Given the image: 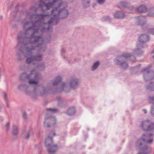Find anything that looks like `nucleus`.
Listing matches in <instances>:
<instances>
[{
  "instance_id": "nucleus-1",
  "label": "nucleus",
  "mask_w": 154,
  "mask_h": 154,
  "mask_svg": "<svg viewBox=\"0 0 154 154\" xmlns=\"http://www.w3.org/2000/svg\"><path fill=\"white\" fill-rule=\"evenodd\" d=\"M45 2L41 0L40 1L39 7L42 9L43 12L42 14L40 15L35 14L30 17L31 19L34 20L32 22H26L24 24L23 28H27L25 32L26 34L33 32L30 38L32 40V45L36 46L34 48L32 47L30 48H27V54L29 57L26 60L28 64L33 63L35 61L41 60L42 59V56L41 55L36 56H32L31 51L34 49H36L37 47H40L43 42L41 37L37 35L38 31L40 30L42 32L45 29L46 24H50L53 20L57 18L58 15L60 13L65 14L66 17L68 14L67 11L62 9L65 4L62 3L60 0H54L51 3L46 4Z\"/></svg>"
},
{
  "instance_id": "nucleus-2",
  "label": "nucleus",
  "mask_w": 154,
  "mask_h": 154,
  "mask_svg": "<svg viewBox=\"0 0 154 154\" xmlns=\"http://www.w3.org/2000/svg\"><path fill=\"white\" fill-rule=\"evenodd\" d=\"M153 135L152 134L143 135L142 138L140 139L137 142L138 146L143 152H139L137 154H148L150 152V149L146 146H143V144L146 143H151L153 141Z\"/></svg>"
},
{
  "instance_id": "nucleus-3",
  "label": "nucleus",
  "mask_w": 154,
  "mask_h": 154,
  "mask_svg": "<svg viewBox=\"0 0 154 154\" xmlns=\"http://www.w3.org/2000/svg\"><path fill=\"white\" fill-rule=\"evenodd\" d=\"M142 72L143 73L145 79L146 75L148 77L147 81L149 83V85L146 87L147 90L150 91H154V81L152 80L154 78V72L152 71H149L148 68H146L143 70Z\"/></svg>"
},
{
  "instance_id": "nucleus-4",
  "label": "nucleus",
  "mask_w": 154,
  "mask_h": 154,
  "mask_svg": "<svg viewBox=\"0 0 154 154\" xmlns=\"http://www.w3.org/2000/svg\"><path fill=\"white\" fill-rule=\"evenodd\" d=\"M52 135H55V133L54 132H52L50 133L49 136L46 139L45 141V145L47 147L48 152L51 154L54 152L57 149V145H53Z\"/></svg>"
},
{
  "instance_id": "nucleus-5",
  "label": "nucleus",
  "mask_w": 154,
  "mask_h": 154,
  "mask_svg": "<svg viewBox=\"0 0 154 154\" xmlns=\"http://www.w3.org/2000/svg\"><path fill=\"white\" fill-rule=\"evenodd\" d=\"M142 129L144 131L154 130V123H151L148 120L142 122L140 125Z\"/></svg>"
},
{
  "instance_id": "nucleus-6",
  "label": "nucleus",
  "mask_w": 154,
  "mask_h": 154,
  "mask_svg": "<svg viewBox=\"0 0 154 154\" xmlns=\"http://www.w3.org/2000/svg\"><path fill=\"white\" fill-rule=\"evenodd\" d=\"M149 36L146 34H142L139 38V41L142 43L146 42L149 40Z\"/></svg>"
},
{
  "instance_id": "nucleus-7",
  "label": "nucleus",
  "mask_w": 154,
  "mask_h": 154,
  "mask_svg": "<svg viewBox=\"0 0 154 154\" xmlns=\"http://www.w3.org/2000/svg\"><path fill=\"white\" fill-rule=\"evenodd\" d=\"M148 101L149 103L153 104V105L151 107V113L154 116V96L149 97Z\"/></svg>"
},
{
  "instance_id": "nucleus-8",
  "label": "nucleus",
  "mask_w": 154,
  "mask_h": 154,
  "mask_svg": "<svg viewBox=\"0 0 154 154\" xmlns=\"http://www.w3.org/2000/svg\"><path fill=\"white\" fill-rule=\"evenodd\" d=\"M125 16L124 14L120 11L116 12L114 15V17L117 19H122Z\"/></svg>"
},
{
  "instance_id": "nucleus-9",
  "label": "nucleus",
  "mask_w": 154,
  "mask_h": 154,
  "mask_svg": "<svg viewBox=\"0 0 154 154\" xmlns=\"http://www.w3.org/2000/svg\"><path fill=\"white\" fill-rule=\"evenodd\" d=\"M136 10L139 12L142 13L146 12L147 8L145 6L141 5L137 8Z\"/></svg>"
},
{
  "instance_id": "nucleus-10",
  "label": "nucleus",
  "mask_w": 154,
  "mask_h": 154,
  "mask_svg": "<svg viewBox=\"0 0 154 154\" xmlns=\"http://www.w3.org/2000/svg\"><path fill=\"white\" fill-rule=\"evenodd\" d=\"M61 77L60 76L57 77L56 78L54 82L53 85L55 86L58 85L61 81Z\"/></svg>"
},
{
  "instance_id": "nucleus-11",
  "label": "nucleus",
  "mask_w": 154,
  "mask_h": 154,
  "mask_svg": "<svg viewBox=\"0 0 154 154\" xmlns=\"http://www.w3.org/2000/svg\"><path fill=\"white\" fill-rule=\"evenodd\" d=\"M75 109L74 107H72L69 109L67 112L68 115H71L74 114L75 112Z\"/></svg>"
},
{
  "instance_id": "nucleus-12",
  "label": "nucleus",
  "mask_w": 154,
  "mask_h": 154,
  "mask_svg": "<svg viewBox=\"0 0 154 154\" xmlns=\"http://www.w3.org/2000/svg\"><path fill=\"white\" fill-rule=\"evenodd\" d=\"M32 75H34L35 79H37V78L38 77V75L37 74L35 70H32L31 72L30 75L28 76V78L29 79Z\"/></svg>"
},
{
  "instance_id": "nucleus-13",
  "label": "nucleus",
  "mask_w": 154,
  "mask_h": 154,
  "mask_svg": "<svg viewBox=\"0 0 154 154\" xmlns=\"http://www.w3.org/2000/svg\"><path fill=\"white\" fill-rule=\"evenodd\" d=\"M130 57H131V56L130 54L127 53H124L123 54L122 56L121 57H120L122 59L124 58L127 59Z\"/></svg>"
},
{
  "instance_id": "nucleus-14",
  "label": "nucleus",
  "mask_w": 154,
  "mask_h": 154,
  "mask_svg": "<svg viewBox=\"0 0 154 154\" xmlns=\"http://www.w3.org/2000/svg\"><path fill=\"white\" fill-rule=\"evenodd\" d=\"M13 134L14 135H16L18 133L17 128L16 126L13 125Z\"/></svg>"
},
{
  "instance_id": "nucleus-15",
  "label": "nucleus",
  "mask_w": 154,
  "mask_h": 154,
  "mask_svg": "<svg viewBox=\"0 0 154 154\" xmlns=\"http://www.w3.org/2000/svg\"><path fill=\"white\" fill-rule=\"evenodd\" d=\"M99 65V61H97L96 63H95L92 68V70H95L97 67Z\"/></svg>"
},
{
  "instance_id": "nucleus-16",
  "label": "nucleus",
  "mask_w": 154,
  "mask_h": 154,
  "mask_svg": "<svg viewBox=\"0 0 154 154\" xmlns=\"http://www.w3.org/2000/svg\"><path fill=\"white\" fill-rule=\"evenodd\" d=\"M78 82L76 80H75L74 81H72L70 87H73V86H75L77 85Z\"/></svg>"
},
{
  "instance_id": "nucleus-17",
  "label": "nucleus",
  "mask_w": 154,
  "mask_h": 154,
  "mask_svg": "<svg viewBox=\"0 0 154 154\" xmlns=\"http://www.w3.org/2000/svg\"><path fill=\"white\" fill-rule=\"evenodd\" d=\"M47 110L51 113H54L57 112V109H55L49 108L47 109Z\"/></svg>"
},
{
  "instance_id": "nucleus-18",
  "label": "nucleus",
  "mask_w": 154,
  "mask_h": 154,
  "mask_svg": "<svg viewBox=\"0 0 154 154\" xmlns=\"http://www.w3.org/2000/svg\"><path fill=\"white\" fill-rule=\"evenodd\" d=\"M119 64L122 65V68L123 69H125L128 66V65L127 63H118Z\"/></svg>"
},
{
  "instance_id": "nucleus-19",
  "label": "nucleus",
  "mask_w": 154,
  "mask_h": 154,
  "mask_svg": "<svg viewBox=\"0 0 154 154\" xmlns=\"http://www.w3.org/2000/svg\"><path fill=\"white\" fill-rule=\"evenodd\" d=\"M29 84H33L35 85H37V82L36 81L30 80L29 81Z\"/></svg>"
},
{
  "instance_id": "nucleus-20",
  "label": "nucleus",
  "mask_w": 154,
  "mask_h": 154,
  "mask_svg": "<svg viewBox=\"0 0 154 154\" xmlns=\"http://www.w3.org/2000/svg\"><path fill=\"white\" fill-rule=\"evenodd\" d=\"M148 33L149 34L154 35V28L149 29L148 31Z\"/></svg>"
},
{
  "instance_id": "nucleus-21",
  "label": "nucleus",
  "mask_w": 154,
  "mask_h": 154,
  "mask_svg": "<svg viewBox=\"0 0 154 154\" xmlns=\"http://www.w3.org/2000/svg\"><path fill=\"white\" fill-rule=\"evenodd\" d=\"M120 6L125 7L127 5V3L125 2H121L120 3Z\"/></svg>"
},
{
  "instance_id": "nucleus-22",
  "label": "nucleus",
  "mask_w": 154,
  "mask_h": 154,
  "mask_svg": "<svg viewBox=\"0 0 154 154\" xmlns=\"http://www.w3.org/2000/svg\"><path fill=\"white\" fill-rule=\"evenodd\" d=\"M9 127V123L8 122L5 125V129L7 131L8 130Z\"/></svg>"
},
{
  "instance_id": "nucleus-23",
  "label": "nucleus",
  "mask_w": 154,
  "mask_h": 154,
  "mask_svg": "<svg viewBox=\"0 0 154 154\" xmlns=\"http://www.w3.org/2000/svg\"><path fill=\"white\" fill-rule=\"evenodd\" d=\"M104 1L105 0H97V2L99 4H102Z\"/></svg>"
},
{
  "instance_id": "nucleus-24",
  "label": "nucleus",
  "mask_w": 154,
  "mask_h": 154,
  "mask_svg": "<svg viewBox=\"0 0 154 154\" xmlns=\"http://www.w3.org/2000/svg\"><path fill=\"white\" fill-rule=\"evenodd\" d=\"M44 126L45 127H49L50 126V125L47 124L46 123V121H45L44 122Z\"/></svg>"
},
{
  "instance_id": "nucleus-25",
  "label": "nucleus",
  "mask_w": 154,
  "mask_h": 154,
  "mask_svg": "<svg viewBox=\"0 0 154 154\" xmlns=\"http://www.w3.org/2000/svg\"><path fill=\"white\" fill-rule=\"evenodd\" d=\"M55 121H56V120H55V118H52L50 119V122H51V121H53L54 122H55Z\"/></svg>"
},
{
  "instance_id": "nucleus-26",
  "label": "nucleus",
  "mask_w": 154,
  "mask_h": 154,
  "mask_svg": "<svg viewBox=\"0 0 154 154\" xmlns=\"http://www.w3.org/2000/svg\"><path fill=\"white\" fill-rule=\"evenodd\" d=\"M151 54L152 55V57L154 59V49L151 53Z\"/></svg>"
},
{
  "instance_id": "nucleus-27",
  "label": "nucleus",
  "mask_w": 154,
  "mask_h": 154,
  "mask_svg": "<svg viewBox=\"0 0 154 154\" xmlns=\"http://www.w3.org/2000/svg\"><path fill=\"white\" fill-rule=\"evenodd\" d=\"M29 133L27 134V136L25 137V138L26 139H28L29 138Z\"/></svg>"
},
{
  "instance_id": "nucleus-28",
  "label": "nucleus",
  "mask_w": 154,
  "mask_h": 154,
  "mask_svg": "<svg viewBox=\"0 0 154 154\" xmlns=\"http://www.w3.org/2000/svg\"><path fill=\"white\" fill-rule=\"evenodd\" d=\"M65 85V84L63 83L62 84V87L63 88H64Z\"/></svg>"
},
{
  "instance_id": "nucleus-29",
  "label": "nucleus",
  "mask_w": 154,
  "mask_h": 154,
  "mask_svg": "<svg viewBox=\"0 0 154 154\" xmlns=\"http://www.w3.org/2000/svg\"><path fill=\"white\" fill-rule=\"evenodd\" d=\"M26 113H24L23 114V117L26 118Z\"/></svg>"
},
{
  "instance_id": "nucleus-30",
  "label": "nucleus",
  "mask_w": 154,
  "mask_h": 154,
  "mask_svg": "<svg viewBox=\"0 0 154 154\" xmlns=\"http://www.w3.org/2000/svg\"><path fill=\"white\" fill-rule=\"evenodd\" d=\"M143 111L145 113H147L145 109H143Z\"/></svg>"
},
{
  "instance_id": "nucleus-31",
  "label": "nucleus",
  "mask_w": 154,
  "mask_h": 154,
  "mask_svg": "<svg viewBox=\"0 0 154 154\" xmlns=\"http://www.w3.org/2000/svg\"><path fill=\"white\" fill-rule=\"evenodd\" d=\"M4 97H5V99H6V94L5 93L4 94Z\"/></svg>"
},
{
  "instance_id": "nucleus-32",
  "label": "nucleus",
  "mask_w": 154,
  "mask_h": 154,
  "mask_svg": "<svg viewBox=\"0 0 154 154\" xmlns=\"http://www.w3.org/2000/svg\"><path fill=\"white\" fill-rule=\"evenodd\" d=\"M48 30H49V27H48Z\"/></svg>"
}]
</instances>
